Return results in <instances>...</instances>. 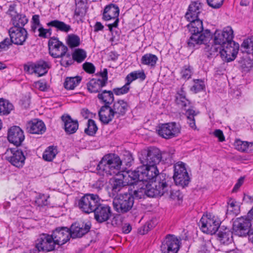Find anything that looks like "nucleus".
<instances>
[{
  "label": "nucleus",
  "instance_id": "1",
  "mask_svg": "<svg viewBox=\"0 0 253 253\" xmlns=\"http://www.w3.org/2000/svg\"><path fill=\"white\" fill-rule=\"evenodd\" d=\"M78 206L85 213L93 212L94 219L99 223L108 221L112 215L111 207L102 203L97 194H85L78 201Z\"/></svg>",
  "mask_w": 253,
  "mask_h": 253
},
{
  "label": "nucleus",
  "instance_id": "2",
  "mask_svg": "<svg viewBox=\"0 0 253 253\" xmlns=\"http://www.w3.org/2000/svg\"><path fill=\"white\" fill-rule=\"evenodd\" d=\"M188 21L190 23L187 25V27L191 35L187 42L188 47L194 48L196 45L206 44L211 38L210 31L209 30L204 31L203 22L200 19Z\"/></svg>",
  "mask_w": 253,
  "mask_h": 253
},
{
  "label": "nucleus",
  "instance_id": "3",
  "mask_svg": "<svg viewBox=\"0 0 253 253\" xmlns=\"http://www.w3.org/2000/svg\"><path fill=\"white\" fill-rule=\"evenodd\" d=\"M122 161L117 155L109 154L104 155L96 167L97 174L102 176L117 175L119 173Z\"/></svg>",
  "mask_w": 253,
  "mask_h": 253
},
{
  "label": "nucleus",
  "instance_id": "4",
  "mask_svg": "<svg viewBox=\"0 0 253 253\" xmlns=\"http://www.w3.org/2000/svg\"><path fill=\"white\" fill-rule=\"evenodd\" d=\"M170 178L167 175L161 174L154 182H144L146 197H154L162 196L166 193L170 188L169 181Z\"/></svg>",
  "mask_w": 253,
  "mask_h": 253
},
{
  "label": "nucleus",
  "instance_id": "5",
  "mask_svg": "<svg viewBox=\"0 0 253 253\" xmlns=\"http://www.w3.org/2000/svg\"><path fill=\"white\" fill-rule=\"evenodd\" d=\"M131 171L133 173L135 172L134 178L135 182L137 181L144 183L154 182L161 174L166 175L164 173H160L157 166L142 165L136 170Z\"/></svg>",
  "mask_w": 253,
  "mask_h": 253
},
{
  "label": "nucleus",
  "instance_id": "6",
  "mask_svg": "<svg viewBox=\"0 0 253 253\" xmlns=\"http://www.w3.org/2000/svg\"><path fill=\"white\" fill-rule=\"evenodd\" d=\"M133 204L134 197L132 193L129 192L117 195L113 202L114 210L119 214H124L129 211Z\"/></svg>",
  "mask_w": 253,
  "mask_h": 253
},
{
  "label": "nucleus",
  "instance_id": "7",
  "mask_svg": "<svg viewBox=\"0 0 253 253\" xmlns=\"http://www.w3.org/2000/svg\"><path fill=\"white\" fill-rule=\"evenodd\" d=\"M5 159L13 166L22 168L27 155L26 148L24 147L7 149L5 153Z\"/></svg>",
  "mask_w": 253,
  "mask_h": 253
},
{
  "label": "nucleus",
  "instance_id": "8",
  "mask_svg": "<svg viewBox=\"0 0 253 253\" xmlns=\"http://www.w3.org/2000/svg\"><path fill=\"white\" fill-rule=\"evenodd\" d=\"M139 159L142 165L156 166L162 160V154L158 148L150 147L142 151Z\"/></svg>",
  "mask_w": 253,
  "mask_h": 253
},
{
  "label": "nucleus",
  "instance_id": "9",
  "mask_svg": "<svg viewBox=\"0 0 253 253\" xmlns=\"http://www.w3.org/2000/svg\"><path fill=\"white\" fill-rule=\"evenodd\" d=\"M233 230L235 234L239 236L248 235L250 240H253L252 224L246 217L242 216L236 218L233 222Z\"/></svg>",
  "mask_w": 253,
  "mask_h": 253
},
{
  "label": "nucleus",
  "instance_id": "10",
  "mask_svg": "<svg viewBox=\"0 0 253 253\" xmlns=\"http://www.w3.org/2000/svg\"><path fill=\"white\" fill-rule=\"evenodd\" d=\"M173 180L176 185L181 186L182 188L187 186L190 180L188 173L182 162H178L174 165Z\"/></svg>",
  "mask_w": 253,
  "mask_h": 253
},
{
  "label": "nucleus",
  "instance_id": "11",
  "mask_svg": "<svg viewBox=\"0 0 253 253\" xmlns=\"http://www.w3.org/2000/svg\"><path fill=\"white\" fill-rule=\"evenodd\" d=\"M158 134L166 139L176 137L180 132V127L174 122L163 124L157 129Z\"/></svg>",
  "mask_w": 253,
  "mask_h": 253
},
{
  "label": "nucleus",
  "instance_id": "12",
  "mask_svg": "<svg viewBox=\"0 0 253 253\" xmlns=\"http://www.w3.org/2000/svg\"><path fill=\"white\" fill-rule=\"evenodd\" d=\"M135 172L131 171H128L122 174V178H116L113 181L112 187V190L113 193H118L121 190L126 186H131V185L135 183L134 176Z\"/></svg>",
  "mask_w": 253,
  "mask_h": 253
},
{
  "label": "nucleus",
  "instance_id": "13",
  "mask_svg": "<svg viewBox=\"0 0 253 253\" xmlns=\"http://www.w3.org/2000/svg\"><path fill=\"white\" fill-rule=\"evenodd\" d=\"M233 31L231 27L228 26L222 30H216L212 37L214 43L222 46L233 41Z\"/></svg>",
  "mask_w": 253,
  "mask_h": 253
},
{
  "label": "nucleus",
  "instance_id": "14",
  "mask_svg": "<svg viewBox=\"0 0 253 253\" xmlns=\"http://www.w3.org/2000/svg\"><path fill=\"white\" fill-rule=\"evenodd\" d=\"M220 221L215 217H209L208 215H203L199 222V226L202 231L207 234L211 235L215 234L220 226Z\"/></svg>",
  "mask_w": 253,
  "mask_h": 253
},
{
  "label": "nucleus",
  "instance_id": "15",
  "mask_svg": "<svg viewBox=\"0 0 253 253\" xmlns=\"http://www.w3.org/2000/svg\"><path fill=\"white\" fill-rule=\"evenodd\" d=\"M48 48L49 55L54 58L59 57L68 51V47L65 45L57 37H50L48 42Z\"/></svg>",
  "mask_w": 253,
  "mask_h": 253
},
{
  "label": "nucleus",
  "instance_id": "16",
  "mask_svg": "<svg viewBox=\"0 0 253 253\" xmlns=\"http://www.w3.org/2000/svg\"><path fill=\"white\" fill-rule=\"evenodd\" d=\"M180 241L173 235H168L160 247L162 253H177L180 248Z\"/></svg>",
  "mask_w": 253,
  "mask_h": 253
},
{
  "label": "nucleus",
  "instance_id": "17",
  "mask_svg": "<svg viewBox=\"0 0 253 253\" xmlns=\"http://www.w3.org/2000/svg\"><path fill=\"white\" fill-rule=\"evenodd\" d=\"M221 47L220 54L223 60L230 62L235 59L239 49L238 43L232 41Z\"/></svg>",
  "mask_w": 253,
  "mask_h": 253
},
{
  "label": "nucleus",
  "instance_id": "18",
  "mask_svg": "<svg viewBox=\"0 0 253 253\" xmlns=\"http://www.w3.org/2000/svg\"><path fill=\"white\" fill-rule=\"evenodd\" d=\"M8 33L12 43L16 45H23L28 37V33L25 28L11 27Z\"/></svg>",
  "mask_w": 253,
  "mask_h": 253
},
{
  "label": "nucleus",
  "instance_id": "19",
  "mask_svg": "<svg viewBox=\"0 0 253 253\" xmlns=\"http://www.w3.org/2000/svg\"><path fill=\"white\" fill-rule=\"evenodd\" d=\"M51 236L56 244L59 246L65 244L71 238L69 228L65 227L56 228L52 232Z\"/></svg>",
  "mask_w": 253,
  "mask_h": 253
},
{
  "label": "nucleus",
  "instance_id": "20",
  "mask_svg": "<svg viewBox=\"0 0 253 253\" xmlns=\"http://www.w3.org/2000/svg\"><path fill=\"white\" fill-rule=\"evenodd\" d=\"M25 135L22 129L18 126H13L8 129L7 139L17 147L20 146L24 140Z\"/></svg>",
  "mask_w": 253,
  "mask_h": 253
},
{
  "label": "nucleus",
  "instance_id": "21",
  "mask_svg": "<svg viewBox=\"0 0 253 253\" xmlns=\"http://www.w3.org/2000/svg\"><path fill=\"white\" fill-rule=\"evenodd\" d=\"M91 225L89 223L76 222L72 224L70 229L71 238H81L89 232Z\"/></svg>",
  "mask_w": 253,
  "mask_h": 253
},
{
  "label": "nucleus",
  "instance_id": "22",
  "mask_svg": "<svg viewBox=\"0 0 253 253\" xmlns=\"http://www.w3.org/2000/svg\"><path fill=\"white\" fill-rule=\"evenodd\" d=\"M111 107L114 112L116 118L119 119L126 115L129 108V105L125 100L118 99L115 101H114Z\"/></svg>",
  "mask_w": 253,
  "mask_h": 253
},
{
  "label": "nucleus",
  "instance_id": "23",
  "mask_svg": "<svg viewBox=\"0 0 253 253\" xmlns=\"http://www.w3.org/2000/svg\"><path fill=\"white\" fill-rule=\"evenodd\" d=\"M61 120L64 123V128L66 133L71 134L75 133L79 127L78 121L73 120L69 115H63Z\"/></svg>",
  "mask_w": 253,
  "mask_h": 253
},
{
  "label": "nucleus",
  "instance_id": "24",
  "mask_svg": "<svg viewBox=\"0 0 253 253\" xmlns=\"http://www.w3.org/2000/svg\"><path fill=\"white\" fill-rule=\"evenodd\" d=\"M100 121L104 124H108L114 118H116L114 112L111 106L103 105L98 111Z\"/></svg>",
  "mask_w": 253,
  "mask_h": 253
},
{
  "label": "nucleus",
  "instance_id": "25",
  "mask_svg": "<svg viewBox=\"0 0 253 253\" xmlns=\"http://www.w3.org/2000/svg\"><path fill=\"white\" fill-rule=\"evenodd\" d=\"M27 129L30 133L42 134L45 131L46 127L42 121L35 119L28 122Z\"/></svg>",
  "mask_w": 253,
  "mask_h": 253
},
{
  "label": "nucleus",
  "instance_id": "26",
  "mask_svg": "<svg viewBox=\"0 0 253 253\" xmlns=\"http://www.w3.org/2000/svg\"><path fill=\"white\" fill-rule=\"evenodd\" d=\"M202 4L198 1L192 2L189 6L188 10L185 14V18L188 20L199 19V15L201 12Z\"/></svg>",
  "mask_w": 253,
  "mask_h": 253
},
{
  "label": "nucleus",
  "instance_id": "27",
  "mask_svg": "<svg viewBox=\"0 0 253 253\" xmlns=\"http://www.w3.org/2000/svg\"><path fill=\"white\" fill-rule=\"evenodd\" d=\"M119 12V8L117 5L114 4H110L105 6L102 18L105 21L118 18Z\"/></svg>",
  "mask_w": 253,
  "mask_h": 253
},
{
  "label": "nucleus",
  "instance_id": "28",
  "mask_svg": "<svg viewBox=\"0 0 253 253\" xmlns=\"http://www.w3.org/2000/svg\"><path fill=\"white\" fill-rule=\"evenodd\" d=\"M106 85L101 81L100 79L93 78L86 84L87 89L90 93H99L102 90V88Z\"/></svg>",
  "mask_w": 253,
  "mask_h": 253
},
{
  "label": "nucleus",
  "instance_id": "29",
  "mask_svg": "<svg viewBox=\"0 0 253 253\" xmlns=\"http://www.w3.org/2000/svg\"><path fill=\"white\" fill-rule=\"evenodd\" d=\"M46 25L48 27L54 28L57 31L66 33H68L72 30L71 26L70 25L58 20H51L48 22Z\"/></svg>",
  "mask_w": 253,
  "mask_h": 253
},
{
  "label": "nucleus",
  "instance_id": "30",
  "mask_svg": "<svg viewBox=\"0 0 253 253\" xmlns=\"http://www.w3.org/2000/svg\"><path fill=\"white\" fill-rule=\"evenodd\" d=\"M97 98L104 105L111 106L114 101L113 92L111 90H101L98 93Z\"/></svg>",
  "mask_w": 253,
  "mask_h": 253
},
{
  "label": "nucleus",
  "instance_id": "31",
  "mask_svg": "<svg viewBox=\"0 0 253 253\" xmlns=\"http://www.w3.org/2000/svg\"><path fill=\"white\" fill-rule=\"evenodd\" d=\"M34 67L35 73L41 77L47 73L48 69L50 68V64L49 62L41 60L34 63Z\"/></svg>",
  "mask_w": 253,
  "mask_h": 253
},
{
  "label": "nucleus",
  "instance_id": "32",
  "mask_svg": "<svg viewBox=\"0 0 253 253\" xmlns=\"http://www.w3.org/2000/svg\"><path fill=\"white\" fill-rule=\"evenodd\" d=\"M11 21L13 25V27L24 28L23 27L28 23V19L24 14L11 13Z\"/></svg>",
  "mask_w": 253,
  "mask_h": 253
},
{
  "label": "nucleus",
  "instance_id": "33",
  "mask_svg": "<svg viewBox=\"0 0 253 253\" xmlns=\"http://www.w3.org/2000/svg\"><path fill=\"white\" fill-rule=\"evenodd\" d=\"M217 239L221 244L228 245L232 242V232L228 228L220 230L217 234Z\"/></svg>",
  "mask_w": 253,
  "mask_h": 253
},
{
  "label": "nucleus",
  "instance_id": "34",
  "mask_svg": "<svg viewBox=\"0 0 253 253\" xmlns=\"http://www.w3.org/2000/svg\"><path fill=\"white\" fill-rule=\"evenodd\" d=\"M144 185V183L141 181H137L134 184L131 185L134 188V186H136V189L133 191L132 195L134 198L142 199L146 197V190Z\"/></svg>",
  "mask_w": 253,
  "mask_h": 253
},
{
  "label": "nucleus",
  "instance_id": "35",
  "mask_svg": "<svg viewBox=\"0 0 253 253\" xmlns=\"http://www.w3.org/2000/svg\"><path fill=\"white\" fill-rule=\"evenodd\" d=\"M236 149L241 152L250 153L253 151V143L237 140L234 143Z\"/></svg>",
  "mask_w": 253,
  "mask_h": 253
},
{
  "label": "nucleus",
  "instance_id": "36",
  "mask_svg": "<svg viewBox=\"0 0 253 253\" xmlns=\"http://www.w3.org/2000/svg\"><path fill=\"white\" fill-rule=\"evenodd\" d=\"M81 81L82 77L80 76L67 77L64 83V86L67 90H73L79 85Z\"/></svg>",
  "mask_w": 253,
  "mask_h": 253
},
{
  "label": "nucleus",
  "instance_id": "37",
  "mask_svg": "<svg viewBox=\"0 0 253 253\" xmlns=\"http://www.w3.org/2000/svg\"><path fill=\"white\" fill-rule=\"evenodd\" d=\"M220 49H221V47L220 45H218V44L213 42V44L211 45H206L204 48V52L207 54V57L210 58L218 55V53H220Z\"/></svg>",
  "mask_w": 253,
  "mask_h": 253
},
{
  "label": "nucleus",
  "instance_id": "38",
  "mask_svg": "<svg viewBox=\"0 0 253 253\" xmlns=\"http://www.w3.org/2000/svg\"><path fill=\"white\" fill-rule=\"evenodd\" d=\"M158 59L156 55L152 53H147L142 56L141 59V63L143 65L154 67Z\"/></svg>",
  "mask_w": 253,
  "mask_h": 253
},
{
  "label": "nucleus",
  "instance_id": "39",
  "mask_svg": "<svg viewBox=\"0 0 253 253\" xmlns=\"http://www.w3.org/2000/svg\"><path fill=\"white\" fill-rule=\"evenodd\" d=\"M13 109V105L8 100L0 98V115H8Z\"/></svg>",
  "mask_w": 253,
  "mask_h": 253
},
{
  "label": "nucleus",
  "instance_id": "40",
  "mask_svg": "<svg viewBox=\"0 0 253 253\" xmlns=\"http://www.w3.org/2000/svg\"><path fill=\"white\" fill-rule=\"evenodd\" d=\"M56 58H60V64L61 66L64 67H67L72 65L74 61L73 56L70 53L68 52V51H66L65 52L61 55H59V57H57Z\"/></svg>",
  "mask_w": 253,
  "mask_h": 253
},
{
  "label": "nucleus",
  "instance_id": "41",
  "mask_svg": "<svg viewBox=\"0 0 253 253\" xmlns=\"http://www.w3.org/2000/svg\"><path fill=\"white\" fill-rule=\"evenodd\" d=\"M176 102L177 104L180 105L181 107L185 108V110H186V107L189 106L190 104L189 101L185 97V93L181 88V90L177 92L175 99Z\"/></svg>",
  "mask_w": 253,
  "mask_h": 253
},
{
  "label": "nucleus",
  "instance_id": "42",
  "mask_svg": "<svg viewBox=\"0 0 253 253\" xmlns=\"http://www.w3.org/2000/svg\"><path fill=\"white\" fill-rule=\"evenodd\" d=\"M57 154L56 147L54 146H49L44 152L42 158L46 161H51Z\"/></svg>",
  "mask_w": 253,
  "mask_h": 253
},
{
  "label": "nucleus",
  "instance_id": "43",
  "mask_svg": "<svg viewBox=\"0 0 253 253\" xmlns=\"http://www.w3.org/2000/svg\"><path fill=\"white\" fill-rule=\"evenodd\" d=\"M72 56L74 59V61L81 63L86 57V53L84 49L78 48L75 50L72 54Z\"/></svg>",
  "mask_w": 253,
  "mask_h": 253
},
{
  "label": "nucleus",
  "instance_id": "44",
  "mask_svg": "<svg viewBox=\"0 0 253 253\" xmlns=\"http://www.w3.org/2000/svg\"><path fill=\"white\" fill-rule=\"evenodd\" d=\"M66 40L67 44L71 48L77 47L81 43L80 37L75 34L69 35Z\"/></svg>",
  "mask_w": 253,
  "mask_h": 253
},
{
  "label": "nucleus",
  "instance_id": "45",
  "mask_svg": "<svg viewBox=\"0 0 253 253\" xmlns=\"http://www.w3.org/2000/svg\"><path fill=\"white\" fill-rule=\"evenodd\" d=\"M98 130L97 126L95 121L89 119L87 121V127L84 129V133L89 136H93Z\"/></svg>",
  "mask_w": 253,
  "mask_h": 253
},
{
  "label": "nucleus",
  "instance_id": "46",
  "mask_svg": "<svg viewBox=\"0 0 253 253\" xmlns=\"http://www.w3.org/2000/svg\"><path fill=\"white\" fill-rule=\"evenodd\" d=\"M241 69L243 72H248L253 68V60L249 58H245L241 59L239 61Z\"/></svg>",
  "mask_w": 253,
  "mask_h": 253
},
{
  "label": "nucleus",
  "instance_id": "47",
  "mask_svg": "<svg viewBox=\"0 0 253 253\" xmlns=\"http://www.w3.org/2000/svg\"><path fill=\"white\" fill-rule=\"evenodd\" d=\"M227 204V212L228 213L237 214L239 212V206L234 199H230Z\"/></svg>",
  "mask_w": 253,
  "mask_h": 253
},
{
  "label": "nucleus",
  "instance_id": "48",
  "mask_svg": "<svg viewBox=\"0 0 253 253\" xmlns=\"http://www.w3.org/2000/svg\"><path fill=\"white\" fill-rule=\"evenodd\" d=\"M186 110V115L187 116V119L188 120V123L192 128L195 129L196 128V126L194 117L197 115V113L193 109H188Z\"/></svg>",
  "mask_w": 253,
  "mask_h": 253
},
{
  "label": "nucleus",
  "instance_id": "49",
  "mask_svg": "<svg viewBox=\"0 0 253 253\" xmlns=\"http://www.w3.org/2000/svg\"><path fill=\"white\" fill-rule=\"evenodd\" d=\"M194 84L191 87V90L196 93L204 89L205 88L204 82L202 80H194Z\"/></svg>",
  "mask_w": 253,
  "mask_h": 253
},
{
  "label": "nucleus",
  "instance_id": "50",
  "mask_svg": "<svg viewBox=\"0 0 253 253\" xmlns=\"http://www.w3.org/2000/svg\"><path fill=\"white\" fill-rule=\"evenodd\" d=\"M169 186H170L169 184ZM169 190H170L169 197L170 199H171L173 200H177V201H179L182 199L183 195L179 190L172 189L171 188V187H170V188L169 189L168 191Z\"/></svg>",
  "mask_w": 253,
  "mask_h": 253
},
{
  "label": "nucleus",
  "instance_id": "51",
  "mask_svg": "<svg viewBox=\"0 0 253 253\" xmlns=\"http://www.w3.org/2000/svg\"><path fill=\"white\" fill-rule=\"evenodd\" d=\"M192 73V68L189 65H185L181 71V75L183 79H189Z\"/></svg>",
  "mask_w": 253,
  "mask_h": 253
},
{
  "label": "nucleus",
  "instance_id": "52",
  "mask_svg": "<svg viewBox=\"0 0 253 253\" xmlns=\"http://www.w3.org/2000/svg\"><path fill=\"white\" fill-rule=\"evenodd\" d=\"M130 89V86L126 84L121 87L114 88L113 90V93L117 95H121L127 93Z\"/></svg>",
  "mask_w": 253,
  "mask_h": 253
},
{
  "label": "nucleus",
  "instance_id": "53",
  "mask_svg": "<svg viewBox=\"0 0 253 253\" xmlns=\"http://www.w3.org/2000/svg\"><path fill=\"white\" fill-rule=\"evenodd\" d=\"M224 0H207L208 5L213 8H218L222 5Z\"/></svg>",
  "mask_w": 253,
  "mask_h": 253
},
{
  "label": "nucleus",
  "instance_id": "54",
  "mask_svg": "<svg viewBox=\"0 0 253 253\" xmlns=\"http://www.w3.org/2000/svg\"><path fill=\"white\" fill-rule=\"evenodd\" d=\"M84 70L89 74L94 73L95 68L92 63L89 62H85L83 65Z\"/></svg>",
  "mask_w": 253,
  "mask_h": 253
},
{
  "label": "nucleus",
  "instance_id": "55",
  "mask_svg": "<svg viewBox=\"0 0 253 253\" xmlns=\"http://www.w3.org/2000/svg\"><path fill=\"white\" fill-rule=\"evenodd\" d=\"M100 76L102 79H100L101 82H103L104 84H107L108 81V71L106 68L103 69V71L100 72L96 74Z\"/></svg>",
  "mask_w": 253,
  "mask_h": 253
},
{
  "label": "nucleus",
  "instance_id": "56",
  "mask_svg": "<svg viewBox=\"0 0 253 253\" xmlns=\"http://www.w3.org/2000/svg\"><path fill=\"white\" fill-rule=\"evenodd\" d=\"M136 76L134 71L128 74L126 77V84L128 86H130V84L133 81L136 80Z\"/></svg>",
  "mask_w": 253,
  "mask_h": 253
},
{
  "label": "nucleus",
  "instance_id": "57",
  "mask_svg": "<svg viewBox=\"0 0 253 253\" xmlns=\"http://www.w3.org/2000/svg\"><path fill=\"white\" fill-rule=\"evenodd\" d=\"M24 69L25 72L32 74L35 73L34 63H30L28 65H25Z\"/></svg>",
  "mask_w": 253,
  "mask_h": 253
},
{
  "label": "nucleus",
  "instance_id": "58",
  "mask_svg": "<svg viewBox=\"0 0 253 253\" xmlns=\"http://www.w3.org/2000/svg\"><path fill=\"white\" fill-rule=\"evenodd\" d=\"M214 135L218 138L219 141L223 142L225 140L223 133L220 129H216L214 132Z\"/></svg>",
  "mask_w": 253,
  "mask_h": 253
},
{
  "label": "nucleus",
  "instance_id": "59",
  "mask_svg": "<svg viewBox=\"0 0 253 253\" xmlns=\"http://www.w3.org/2000/svg\"><path fill=\"white\" fill-rule=\"evenodd\" d=\"M136 76V80L139 79L141 81H143L146 79V75L144 71H134Z\"/></svg>",
  "mask_w": 253,
  "mask_h": 253
},
{
  "label": "nucleus",
  "instance_id": "60",
  "mask_svg": "<svg viewBox=\"0 0 253 253\" xmlns=\"http://www.w3.org/2000/svg\"><path fill=\"white\" fill-rule=\"evenodd\" d=\"M36 86L41 91H45L47 90L46 84L43 82H38L36 83Z\"/></svg>",
  "mask_w": 253,
  "mask_h": 253
},
{
  "label": "nucleus",
  "instance_id": "61",
  "mask_svg": "<svg viewBox=\"0 0 253 253\" xmlns=\"http://www.w3.org/2000/svg\"><path fill=\"white\" fill-rule=\"evenodd\" d=\"M85 14V9L83 7H76L75 10V15L77 16H83Z\"/></svg>",
  "mask_w": 253,
  "mask_h": 253
},
{
  "label": "nucleus",
  "instance_id": "62",
  "mask_svg": "<svg viewBox=\"0 0 253 253\" xmlns=\"http://www.w3.org/2000/svg\"><path fill=\"white\" fill-rule=\"evenodd\" d=\"M46 31V29H44L42 27H40L38 29L39 36L42 38H47L48 36Z\"/></svg>",
  "mask_w": 253,
  "mask_h": 253
},
{
  "label": "nucleus",
  "instance_id": "63",
  "mask_svg": "<svg viewBox=\"0 0 253 253\" xmlns=\"http://www.w3.org/2000/svg\"><path fill=\"white\" fill-rule=\"evenodd\" d=\"M244 177H241L238 180V182L234 186L232 192H236L238 189L240 187V186L243 184L244 182Z\"/></svg>",
  "mask_w": 253,
  "mask_h": 253
},
{
  "label": "nucleus",
  "instance_id": "64",
  "mask_svg": "<svg viewBox=\"0 0 253 253\" xmlns=\"http://www.w3.org/2000/svg\"><path fill=\"white\" fill-rule=\"evenodd\" d=\"M104 181L102 179H99L94 184V187L98 189H101L104 187Z\"/></svg>",
  "mask_w": 253,
  "mask_h": 253
}]
</instances>
